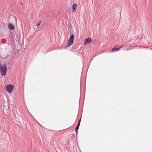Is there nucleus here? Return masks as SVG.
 <instances>
[{
	"mask_svg": "<svg viewBox=\"0 0 152 152\" xmlns=\"http://www.w3.org/2000/svg\"><path fill=\"white\" fill-rule=\"evenodd\" d=\"M121 48V47H119L118 48H113L112 49L111 51L114 52L119 50Z\"/></svg>",
	"mask_w": 152,
	"mask_h": 152,
	"instance_id": "6e6552de",
	"label": "nucleus"
},
{
	"mask_svg": "<svg viewBox=\"0 0 152 152\" xmlns=\"http://www.w3.org/2000/svg\"><path fill=\"white\" fill-rule=\"evenodd\" d=\"M1 56H0V58H1Z\"/></svg>",
	"mask_w": 152,
	"mask_h": 152,
	"instance_id": "2eb2a0df",
	"label": "nucleus"
},
{
	"mask_svg": "<svg viewBox=\"0 0 152 152\" xmlns=\"http://www.w3.org/2000/svg\"><path fill=\"white\" fill-rule=\"evenodd\" d=\"M123 47H124V46H122L121 47V48Z\"/></svg>",
	"mask_w": 152,
	"mask_h": 152,
	"instance_id": "4468645a",
	"label": "nucleus"
},
{
	"mask_svg": "<svg viewBox=\"0 0 152 152\" xmlns=\"http://www.w3.org/2000/svg\"><path fill=\"white\" fill-rule=\"evenodd\" d=\"M74 36L73 34L70 35V37L67 41V45L65 47V48H66L68 46L72 45L74 41Z\"/></svg>",
	"mask_w": 152,
	"mask_h": 152,
	"instance_id": "f03ea898",
	"label": "nucleus"
},
{
	"mask_svg": "<svg viewBox=\"0 0 152 152\" xmlns=\"http://www.w3.org/2000/svg\"><path fill=\"white\" fill-rule=\"evenodd\" d=\"M41 21H39V22H38V23L36 24L37 26H39L41 24Z\"/></svg>",
	"mask_w": 152,
	"mask_h": 152,
	"instance_id": "9d476101",
	"label": "nucleus"
},
{
	"mask_svg": "<svg viewBox=\"0 0 152 152\" xmlns=\"http://www.w3.org/2000/svg\"><path fill=\"white\" fill-rule=\"evenodd\" d=\"M92 41L91 38L88 37L85 39L84 44L85 45L89 44Z\"/></svg>",
	"mask_w": 152,
	"mask_h": 152,
	"instance_id": "20e7f679",
	"label": "nucleus"
},
{
	"mask_svg": "<svg viewBox=\"0 0 152 152\" xmlns=\"http://www.w3.org/2000/svg\"><path fill=\"white\" fill-rule=\"evenodd\" d=\"M77 5V4L76 3H74L72 5V10L74 12H75L76 10Z\"/></svg>",
	"mask_w": 152,
	"mask_h": 152,
	"instance_id": "423d86ee",
	"label": "nucleus"
},
{
	"mask_svg": "<svg viewBox=\"0 0 152 152\" xmlns=\"http://www.w3.org/2000/svg\"><path fill=\"white\" fill-rule=\"evenodd\" d=\"M0 68L1 75L4 76L6 75L7 71V66L6 64L2 65L0 64Z\"/></svg>",
	"mask_w": 152,
	"mask_h": 152,
	"instance_id": "f257e3e1",
	"label": "nucleus"
},
{
	"mask_svg": "<svg viewBox=\"0 0 152 152\" xmlns=\"http://www.w3.org/2000/svg\"><path fill=\"white\" fill-rule=\"evenodd\" d=\"M132 49V48H128L127 49V50H131V49Z\"/></svg>",
	"mask_w": 152,
	"mask_h": 152,
	"instance_id": "f8f14e48",
	"label": "nucleus"
},
{
	"mask_svg": "<svg viewBox=\"0 0 152 152\" xmlns=\"http://www.w3.org/2000/svg\"><path fill=\"white\" fill-rule=\"evenodd\" d=\"M4 55H2L1 57V59H5V58H7L9 56V54H6V53H4Z\"/></svg>",
	"mask_w": 152,
	"mask_h": 152,
	"instance_id": "0eeeda50",
	"label": "nucleus"
},
{
	"mask_svg": "<svg viewBox=\"0 0 152 152\" xmlns=\"http://www.w3.org/2000/svg\"><path fill=\"white\" fill-rule=\"evenodd\" d=\"M8 28L10 30H13L15 28L14 26L11 23H10L9 24Z\"/></svg>",
	"mask_w": 152,
	"mask_h": 152,
	"instance_id": "39448f33",
	"label": "nucleus"
},
{
	"mask_svg": "<svg viewBox=\"0 0 152 152\" xmlns=\"http://www.w3.org/2000/svg\"><path fill=\"white\" fill-rule=\"evenodd\" d=\"M79 126H80V125L77 124V126L75 128V131H78V130L79 129Z\"/></svg>",
	"mask_w": 152,
	"mask_h": 152,
	"instance_id": "1a4fd4ad",
	"label": "nucleus"
},
{
	"mask_svg": "<svg viewBox=\"0 0 152 152\" xmlns=\"http://www.w3.org/2000/svg\"><path fill=\"white\" fill-rule=\"evenodd\" d=\"M81 118H80V120L79 121H78V125H80V121H81Z\"/></svg>",
	"mask_w": 152,
	"mask_h": 152,
	"instance_id": "9b49d317",
	"label": "nucleus"
},
{
	"mask_svg": "<svg viewBox=\"0 0 152 152\" xmlns=\"http://www.w3.org/2000/svg\"><path fill=\"white\" fill-rule=\"evenodd\" d=\"M13 86L12 85L9 84L6 86V89L7 91L9 93L12 92L13 90Z\"/></svg>",
	"mask_w": 152,
	"mask_h": 152,
	"instance_id": "7ed1b4c3",
	"label": "nucleus"
},
{
	"mask_svg": "<svg viewBox=\"0 0 152 152\" xmlns=\"http://www.w3.org/2000/svg\"><path fill=\"white\" fill-rule=\"evenodd\" d=\"M75 131V132H76V135H77V132H78V131Z\"/></svg>",
	"mask_w": 152,
	"mask_h": 152,
	"instance_id": "ddd939ff",
	"label": "nucleus"
}]
</instances>
